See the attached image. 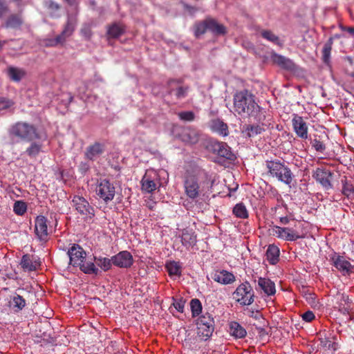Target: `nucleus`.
Returning <instances> with one entry per match:
<instances>
[{
	"label": "nucleus",
	"mask_w": 354,
	"mask_h": 354,
	"mask_svg": "<svg viewBox=\"0 0 354 354\" xmlns=\"http://www.w3.org/2000/svg\"><path fill=\"white\" fill-rule=\"evenodd\" d=\"M214 182L215 178L212 174L198 169L185 177L183 183L185 194L189 199L197 200L209 194Z\"/></svg>",
	"instance_id": "f257e3e1"
},
{
	"label": "nucleus",
	"mask_w": 354,
	"mask_h": 354,
	"mask_svg": "<svg viewBox=\"0 0 354 354\" xmlns=\"http://www.w3.org/2000/svg\"><path fill=\"white\" fill-rule=\"evenodd\" d=\"M234 109L243 117H251L255 120H263L266 111L255 102L254 96L247 90L236 92L234 95Z\"/></svg>",
	"instance_id": "f03ea898"
},
{
	"label": "nucleus",
	"mask_w": 354,
	"mask_h": 354,
	"mask_svg": "<svg viewBox=\"0 0 354 354\" xmlns=\"http://www.w3.org/2000/svg\"><path fill=\"white\" fill-rule=\"evenodd\" d=\"M9 135L11 138H17L28 142L46 139V136H41L35 125L24 122H18L13 124L10 129Z\"/></svg>",
	"instance_id": "7ed1b4c3"
},
{
	"label": "nucleus",
	"mask_w": 354,
	"mask_h": 354,
	"mask_svg": "<svg viewBox=\"0 0 354 354\" xmlns=\"http://www.w3.org/2000/svg\"><path fill=\"white\" fill-rule=\"evenodd\" d=\"M266 165L270 176L286 185L291 184L294 174L288 166L279 160H268Z\"/></svg>",
	"instance_id": "20e7f679"
},
{
	"label": "nucleus",
	"mask_w": 354,
	"mask_h": 354,
	"mask_svg": "<svg viewBox=\"0 0 354 354\" xmlns=\"http://www.w3.org/2000/svg\"><path fill=\"white\" fill-rule=\"evenodd\" d=\"M72 203L75 210L82 216L84 221L87 223L93 221L95 215V208L90 205L86 198L75 195L73 198Z\"/></svg>",
	"instance_id": "39448f33"
},
{
	"label": "nucleus",
	"mask_w": 354,
	"mask_h": 354,
	"mask_svg": "<svg viewBox=\"0 0 354 354\" xmlns=\"http://www.w3.org/2000/svg\"><path fill=\"white\" fill-rule=\"evenodd\" d=\"M233 299L242 306H249L254 302V293L248 282L241 283L232 293Z\"/></svg>",
	"instance_id": "423d86ee"
},
{
	"label": "nucleus",
	"mask_w": 354,
	"mask_h": 354,
	"mask_svg": "<svg viewBox=\"0 0 354 354\" xmlns=\"http://www.w3.org/2000/svg\"><path fill=\"white\" fill-rule=\"evenodd\" d=\"M95 193L100 199L108 204L115 197V187L109 180L101 179L97 181Z\"/></svg>",
	"instance_id": "0eeeda50"
},
{
	"label": "nucleus",
	"mask_w": 354,
	"mask_h": 354,
	"mask_svg": "<svg viewBox=\"0 0 354 354\" xmlns=\"http://www.w3.org/2000/svg\"><path fill=\"white\" fill-rule=\"evenodd\" d=\"M214 319L209 313L201 316L197 322V334L203 340L212 336L214 331Z\"/></svg>",
	"instance_id": "6e6552de"
},
{
	"label": "nucleus",
	"mask_w": 354,
	"mask_h": 354,
	"mask_svg": "<svg viewBox=\"0 0 354 354\" xmlns=\"http://www.w3.org/2000/svg\"><path fill=\"white\" fill-rule=\"evenodd\" d=\"M207 147L213 153L226 160H234L236 158L231 148L225 142L212 140L208 142Z\"/></svg>",
	"instance_id": "1a4fd4ad"
},
{
	"label": "nucleus",
	"mask_w": 354,
	"mask_h": 354,
	"mask_svg": "<svg viewBox=\"0 0 354 354\" xmlns=\"http://www.w3.org/2000/svg\"><path fill=\"white\" fill-rule=\"evenodd\" d=\"M159 181V175L156 171L147 170L141 180L142 190L149 194L152 193L160 186Z\"/></svg>",
	"instance_id": "9d476101"
},
{
	"label": "nucleus",
	"mask_w": 354,
	"mask_h": 354,
	"mask_svg": "<svg viewBox=\"0 0 354 354\" xmlns=\"http://www.w3.org/2000/svg\"><path fill=\"white\" fill-rule=\"evenodd\" d=\"M330 261L343 276H349L353 272L354 266L345 257L334 252L330 256Z\"/></svg>",
	"instance_id": "9b49d317"
},
{
	"label": "nucleus",
	"mask_w": 354,
	"mask_h": 354,
	"mask_svg": "<svg viewBox=\"0 0 354 354\" xmlns=\"http://www.w3.org/2000/svg\"><path fill=\"white\" fill-rule=\"evenodd\" d=\"M67 254L69 257L70 265L78 267L85 261L86 254L84 250L78 244L73 243L68 248Z\"/></svg>",
	"instance_id": "f8f14e48"
},
{
	"label": "nucleus",
	"mask_w": 354,
	"mask_h": 354,
	"mask_svg": "<svg viewBox=\"0 0 354 354\" xmlns=\"http://www.w3.org/2000/svg\"><path fill=\"white\" fill-rule=\"evenodd\" d=\"M273 235L286 241H294L302 238L297 230L291 227L275 225L272 228Z\"/></svg>",
	"instance_id": "ddd939ff"
},
{
	"label": "nucleus",
	"mask_w": 354,
	"mask_h": 354,
	"mask_svg": "<svg viewBox=\"0 0 354 354\" xmlns=\"http://www.w3.org/2000/svg\"><path fill=\"white\" fill-rule=\"evenodd\" d=\"M292 125L297 136L306 140L308 137V127L306 122L301 116L294 114L292 119Z\"/></svg>",
	"instance_id": "4468645a"
},
{
	"label": "nucleus",
	"mask_w": 354,
	"mask_h": 354,
	"mask_svg": "<svg viewBox=\"0 0 354 354\" xmlns=\"http://www.w3.org/2000/svg\"><path fill=\"white\" fill-rule=\"evenodd\" d=\"M258 124H248L245 127L243 131L244 135L248 138H253L257 135L261 134L265 131L266 128L270 124L267 119L266 113H265V118L263 120H256Z\"/></svg>",
	"instance_id": "2eb2a0df"
},
{
	"label": "nucleus",
	"mask_w": 354,
	"mask_h": 354,
	"mask_svg": "<svg viewBox=\"0 0 354 354\" xmlns=\"http://www.w3.org/2000/svg\"><path fill=\"white\" fill-rule=\"evenodd\" d=\"M113 264L118 268H128L133 263V259L131 254L127 251H121L112 257Z\"/></svg>",
	"instance_id": "dca6fc26"
},
{
	"label": "nucleus",
	"mask_w": 354,
	"mask_h": 354,
	"mask_svg": "<svg viewBox=\"0 0 354 354\" xmlns=\"http://www.w3.org/2000/svg\"><path fill=\"white\" fill-rule=\"evenodd\" d=\"M35 232L40 241H46L48 236V219L44 216H38L35 220Z\"/></svg>",
	"instance_id": "f3484780"
},
{
	"label": "nucleus",
	"mask_w": 354,
	"mask_h": 354,
	"mask_svg": "<svg viewBox=\"0 0 354 354\" xmlns=\"http://www.w3.org/2000/svg\"><path fill=\"white\" fill-rule=\"evenodd\" d=\"M75 25L76 19L73 17H68L66 25L65 26L62 33L57 37H56V38L54 40L50 41V43L48 45L55 46L58 44L64 42L66 37L71 36L73 34L75 28Z\"/></svg>",
	"instance_id": "a211bd4d"
},
{
	"label": "nucleus",
	"mask_w": 354,
	"mask_h": 354,
	"mask_svg": "<svg viewBox=\"0 0 354 354\" xmlns=\"http://www.w3.org/2000/svg\"><path fill=\"white\" fill-rule=\"evenodd\" d=\"M168 87L169 94L175 96L178 100L185 98L187 95L188 86H183L179 80H169Z\"/></svg>",
	"instance_id": "6ab92c4d"
},
{
	"label": "nucleus",
	"mask_w": 354,
	"mask_h": 354,
	"mask_svg": "<svg viewBox=\"0 0 354 354\" xmlns=\"http://www.w3.org/2000/svg\"><path fill=\"white\" fill-rule=\"evenodd\" d=\"M331 176L330 172L323 168H317L313 173V177L317 182L320 183L325 189H328L332 187L329 180Z\"/></svg>",
	"instance_id": "aec40b11"
},
{
	"label": "nucleus",
	"mask_w": 354,
	"mask_h": 354,
	"mask_svg": "<svg viewBox=\"0 0 354 354\" xmlns=\"http://www.w3.org/2000/svg\"><path fill=\"white\" fill-rule=\"evenodd\" d=\"M180 237L183 245L187 249L195 245L197 241V236L195 232L191 229H183Z\"/></svg>",
	"instance_id": "412c9836"
},
{
	"label": "nucleus",
	"mask_w": 354,
	"mask_h": 354,
	"mask_svg": "<svg viewBox=\"0 0 354 354\" xmlns=\"http://www.w3.org/2000/svg\"><path fill=\"white\" fill-rule=\"evenodd\" d=\"M212 279L215 281L224 285L232 283L235 281L234 275L225 270L216 271L212 275Z\"/></svg>",
	"instance_id": "4be33fe9"
},
{
	"label": "nucleus",
	"mask_w": 354,
	"mask_h": 354,
	"mask_svg": "<svg viewBox=\"0 0 354 354\" xmlns=\"http://www.w3.org/2000/svg\"><path fill=\"white\" fill-rule=\"evenodd\" d=\"M258 286L268 296L274 295L276 292L274 283L268 278L259 277L258 279Z\"/></svg>",
	"instance_id": "5701e85b"
},
{
	"label": "nucleus",
	"mask_w": 354,
	"mask_h": 354,
	"mask_svg": "<svg viewBox=\"0 0 354 354\" xmlns=\"http://www.w3.org/2000/svg\"><path fill=\"white\" fill-rule=\"evenodd\" d=\"M209 127L212 131L217 133L221 136L225 137L229 134L227 124L220 119L212 120Z\"/></svg>",
	"instance_id": "b1692460"
},
{
	"label": "nucleus",
	"mask_w": 354,
	"mask_h": 354,
	"mask_svg": "<svg viewBox=\"0 0 354 354\" xmlns=\"http://www.w3.org/2000/svg\"><path fill=\"white\" fill-rule=\"evenodd\" d=\"M20 265L24 270L34 271L39 266V263L33 260L30 255L24 254L21 258Z\"/></svg>",
	"instance_id": "393cba45"
},
{
	"label": "nucleus",
	"mask_w": 354,
	"mask_h": 354,
	"mask_svg": "<svg viewBox=\"0 0 354 354\" xmlns=\"http://www.w3.org/2000/svg\"><path fill=\"white\" fill-rule=\"evenodd\" d=\"M165 268L171 278L179 277L181 275L182 266L179 262L175 261H167Z\"/></svg>",
	"instance_id": "a878e982"
},
{
	"label": "nucleus",
	"mask_w": 354,
	"mask_h": 354,
	"mask_svg": "<svg viewBox=\"0 0 354 354\" xmlns=\"http://www.w3.org/2000/svg\"><path fill=\"white\" fill-rule=\"evenodd\" d=\"M104 149L103 145L99 142H95L94 145L87 148L86 156L88 159L93 160L103 153Z\"/></svg>",
	"instance_id": "bb28decb"
},
{
	"label": "nucleus",
	"mask_w": 354,
	"mask_h": 354,
	"mask_svg": "<svg viewBox=\"0 0 354 354\" xmlns=\"http://www.w3.org/2000/svg\"><path fill=\"white\" fill-rule=\"evenodd\" d=\"M279 249L274 245H270L266 250V256L271 265H276L279 259Z\"/></svg>",
	"instance_id": "cd10ccee"
},
{
	"label": "nucleus",
	"mask_w": 354,
	"mask_h": 354,
	"mask_svg": "<svg viewBox=\"0 0 354 354\" xmlns=\"http://www.w3.org/2000/svg\"><path fill=\"white\" fill-rule=\"evenodd\" d=\"M230 334L236 339H241L245 337V329L238 322H232L230 324Z\"/></svg>",
	"instance_id": "c85d7f7f"
},
{
	"label": "nucleus",
	"mask_w": 354,
	"mask_h": 354,
	"mask_svg": "<svg viewBox=\"0 0 354 354\" xmlns=\"http://www.w3.org/2000/svg\"><path fill=\"white\" fill-rule=\"evenodd\" d=\"M7 74L11 80L18 82L24 77L26 72L22 68L10 66L7 69Z\"/></svg>",
	"instance_id": "c756f323"
},
{
	"label": "nucleus",
	"mask_w": 354,
	"mask_h": 354,
	"mask_svg": "<svg viewBox=\"0 0 354 354\" xmlns=\"http://www.w3.org/2000/svg\"><path fill=\"white\" fill-rule=\"evenodd\" d=\"M335 298L336 300L335 308H338V310L343 313L348 312V306L347 305V302L348 297L344 294L338 293Z\"/></svg>",
	"instance_id": "7c9ffc66"
},
{
	"label": "nucleus",
	"mask_w": 354,
	"mask_h": 354,
	"mask_svg": "<svg viewBox=\"0 0 354 354\" xmlns=\"http://www.w3.org/2000/svg\"><path fill=\"white\" fill-rule=\"evenodd\" d=\"M42 144L40 142L31 141L30 146L26 149L25 153L30 158H36L41 151Z\"/></svg>",
	"instance_id": "2f4dec72"
},
{
	"label": "nucleus",
	"mask_w": 354,
	"mask_h": 354,
	"mask_svg": "<svg viewBox=\"0 0 354 354\" xmlns=\"http://www.w3.org/2000/svg\"><path fill=\"white\" fill-rule=\"evenodd\" d=\"M94 260L97 267H100L104 272L109 270L113 264L112 258L109 259L103 257H95Z\"/></svg>",
	"instance_id": "473e14b6"
},
{
	"label": "nucleus",
	"mask_w": 354,
	"mask_h": 354,
	"mask_svg": "<svg viewBox=\"0 0 354 354\" xmlns=\"http://www.w3.org/2000/svg\"><path fill=\"white\" fill-rule=\"evenodd\" d=\"M209 21V30L214 34L221 35H225L226 32L225 27L220 24H218L214 19H208Z\"/></svg>",
	"instance_id": "72a5a7b5"
},
{
	"label": "nucleus",
	"mask_w": 354,
	"mask_h": 354,
	"mask_svg": "<svg viewBox=\"0 0 354 354\" xmlns=\"http://www.w3.org/2000/svg\"><path fill=\"white\" fill-rule=\"evenodd\" d=\"M78 267L85 274H97L100 272L99 268L93 262L82 263Z\"/></svg>",
	"instance_id": "f704fd0d"
},
{
	"label": "nucleus",
	"mask_w": 354,
	"mask_h": 354,
	"mask_svg": "<svg viewBox=\"0 0 354 354\" xmlns=\"http://www.w3.org/2000/svg\"><path fill=\"white\" fill-rule=\"evenodd\" d=\"M124 30L122 25L118 24H113L109 27L107 35L109 38H117L122 35Z\"/></svg>",
	"instance_id": "c9c22d12"
},
{
	"label": "nucleus",
	"mask_w": 354,
	"mask_h": 354,
	"mask_svg": "<svg viewBox=\"0 0 354 354\" xmlns=\"http://www.w3.org/2000/svg\"><path fill=\"white\" fill-rule=\"evenodd\" d=\"M342 194L348 198H354V187L352 183L348 182L346 180H342Z\"/></svg>",
	"instance_id": "e433bc0d"
},
{
	"label": "nucleus",
	"mask_w": 354,
	"mask_h": 354,
	"mask_svg": "<svg viewBox=\"0 0 354 354\" xmlns=\"http://www.w3.org/2000/svg\"><path fill=\"white\" fill-rule=\"evenodd\" d=\"M10 304V306L14 308L16 311H19L24 308L26 306V301L21 296L16 295L13 296Z\"/></svg>",
	"instance_id": "4c0bfd02"
},
{
	"label": "nucleus",
	"mask_w": 354,
	"mask_h": 354,
	"mask_svg": "<svg viewBox=\"0 0 354 354\" xmlns=\"http://www.w3.org/2000/svg\"><path fill=\"white\" fill-rule=\"evenodd\" d=\"M233 213L240 218H247L248 217V210L243 203L236 204L233 208Z\"/></svg>",
	"instance_id": "58836bf2"
},
{
	"label": "nucleus",
	"mask_w": 354,
	"mask_h": 354,
	"mask_svg": "<svg viewBox=\"0 0 354 354\" xmlns=\"http://www.w3.org/2000/svg\"><path fill=\"white\" fill-rule=\"evenodd\" d=\"M261 36L266 40L273 43L278 46H282V43L279 39V37L274 35L270 30H263L261 32Z\"/></svg>",
	"instance_id": "ea45409f"
},
{
	"label": "nucleus",
	"mask_w": 354,
	"mask_h": 354,
	"mask_svg": "<svg viewBox=\"0 0 354 354\" xmlns=\"http://www.w3.org/2000/svg\"><path fill=\"white\" fill-rule=\"evenodd\" d=\"M26 203L23 201H17L14 203L13 211L17 215L22 216L26 212Z\"/></svg>",
	"instance_id": "a19ab883"
},
{
	"label": "nucleus",
	"mask_w": 354,
	"mask_h": 354,
	"mask_svg": "<svg viewBox=\"0 0 354 354\" xmlns=\"http://www.w3.org/2000/svg\"><path fill=\"white\" fill-rule=\"evenodd\" d=\"M190 308L193 317H196L202 311V304L199 299H194L190 302Z\"/></svg>",
	"instance_id": "79ce46f5"
},
{
	"label": "nucleus",
	"mask_w": 354,
	"mask_h": 354,
	"mask_svg": "<svg viewBox=\"0 0 354 354\" xmlns=\"http://www.w3.org/2000/svg\"><path fill=\"white\" fill-rule=\"evenodd\" d=\"M274 62L285 68H289L292 66V62L289 59L279 55H274Z\"/></svg>",
	"instance_id": "37998d69"
},
{
	"label": "nucleus",
	"mask_w": 354,
	"mask_h": 354,
	"mask_svg": "<svg viewBox=\"0 0 354 354\" xmlns=\"http://www.w3.org/2000/svg\"><path fill=\"white\" fill-rule=\"evenodd\" d=\"M207 29H209V21L206 19L205 21L198 23L195 26L194 33L196 37H199L200 35L204 34Z\"/></svg>",
	"instance_id": "c03bdc74"
},
{
	"label": "nucleus",
	"mask_w": 354,
	"mask_h": 354,
	"mask_svg": "<svg viewBox=\"0 0 354 354\" xmlns=\"http://www.w3.org/2000/svg\"><path fill=\"white\" fill-rule=\"evenodd\" d=\"M22 23L21 18L19 15H12L6 21V26L8 28L19 27Z\"/></svg>",
	"instance_id": "a18cd8bd"
},
{
	"label": "nucleus",
	"mask_w": 354,
	"mask_h": 354,
	"mask_svg": "<svg viewBox=\"0 0 354 354\" xmlns=\"http://www.w3.org/2000/svg\"><path fill=\"white\" fill-rule=\"evenodd\" d=\"M179 118L183 121L191 122L195 118V114L193 111H182L178 113Z\"/></svg>",
	"instance_id": "49530a36"
},
{
	"label": "nucleus",
	"mask_w": 354,
	"mask_h": 354,
	"mask_svg": "<svg viewBox=\"0 0 354 354\" xmlns=\"http://www.w3.org/2000/svg\"><path fill=\"white\" fill-rule=\"evenodd\" d=\"M330 51H331V44H325L323 48V50H322L323 61L325 63H328L330 61Z\"/></svg>",
	"instance_id": "de8ad7c7"
},
{
	"label": "nucleus",
	"mask_w": 354,
	"mask_h": 354,
	"mask_svg": "<svg viewBox=\"0 0 354 354\" xmlns=\"http://www.w3.org/2000/svg\"><path fill=\"white\" fill-rule=\"evenodd\" d=\"M14 104V102L6 97H0V111L6 110L10 108Z\"/></svg>",
	"instance_id": "09e8293b"
},
{
	"label": "nucleus",
	"mask_w": 354,
	"mask_h": 354,
	"mask_svg": "<svg viewBox=\"0 0 354 354\" xmlns=\"http://www.w3.org/2000/svg\"><path fill=\"white\" fill-rule=\"evenodd\" d=\"M174 302L173 306L176 310L179 313H183L185 306V301L182 299H174L173 298Z\"/></svg>",
	"instance_id": "8fccbe9b"
},
{
	"label": "nucleus",
	"mask_w": 354,
	"mask_h": 354,
	"mask_svg": "<svg viewBox=\"0 0 354 354\" xmlns=\"http://www.w3.org/2000/svg\"><path fill=\"white\" fill-rule=\"evenodd\" d=\"M313 146L317 151L323 152L326 147L324 144L319 140L315 139L313 140Z\"/></svg>",
	"instance_id": "3c124183"
},
{
	"label": "nucleus",
	"mask_w": 354,
	"mask_h": 354,
	"mask_svg": "<svg viewBox=\"0 0 354 354\" xmlns=\"http://www.w3.org/2000/svg\"><path fill=\"white\" fill-rule=\"evenodd\" d=\"M301 317L304 321L310 322L315 319V316L312 311L308 310L302 314Z\"/></svg>",
	"instance_id": "603ef678"
},
{
	"label": "nucleus",
	"mask_w": 354,
	"mask_h": 354,
	"mask_svg": "<svg viewBox=\"0 0 354 354\" xmlns=\"http://www.w3.org/2000/svg\"><path fill=\"white\" fill-rule=\"evenodd\" d=\"M340 28L342 30L347 31L351 35L354 36V27L340 26Z\"/></svg>",
	"instance_id": "864d4df0"
},
{
	"label": "nucleus",
	"mask_w": 354,
	"mask_h": 354,
	"mask_svg": "<svg viewBox=\"0 0 354 354\" xmlns=\"http://www.w3.org/2000/svg\"><path fill=\"white\" fill-rule=\"evenodd\" d=\"M7 7L4 5L1 0H0V17L6 11Z\"/></svg>",
	"instance_id": "5fc2aeb1"
},
{
	"label": "nucleus",
	"mask_w": 354,
	"mask_h": 354,
	"mask_svg": "<svg viewBox=\"0 0 354 354\" xmlns=\"http://www.w3.org/2000/svg\"><path fill=\"white\" fill-rule=\"evenodd\" d=\"M280 223L283 225H287L290 222V218L288 216H282L279 218Z\"/></svg>",
	"instance_id": "6e6d98bb"
},
{
	"label": "nucleus",
	"mask_w": 354,
	"mask_h": 354,
	"mask_svg": "<svg viewBox=\"0 0 354 354\" xmlns=\"http://www.w3.org/2000/svg\"><path fill=\"white\" fill-rule=\"evenodd\" d=\"M82 32L84 35V36L87 39H89L91 36V32L89 29H82Z\"/></svg>",
	"instance_id": "4d7b16f0"
},
{
	"label": "nucleus",
	"mask_w": 354,
	"mask_h": 354,
	"mask_svg": "<svg viewBox=\"0 0 354 354\" xmlns=\"http://www.w3.org/2000/svg\"><path fill=\"white\" fill-rule=\"evenodd\" d=\"M49 7L51 8L52 9H55V10H58L59 8V6L57 3H56L55 2H52V1L50 2Z\"/></svg>",
	"instance_id": "13d9d810"
},
{
	"label": "nucleus",
	"mask_w": 354,
	"mask_h": 354,
	"mask_svg": "<svg viewBox=\"0 0 354 354\" xmlns=\"http://www.w3.org/2000/svg\"><path fill=\"white\" fill-rule=\"evenodd\" d=\"M82 167H83V169H85V170H87L88 168V166L87 165H86V164H83Z\"/></svg>",
	"instance_id": "bf43d9fd"
},
{
	"label": "nucleus",
	"mask_w": 354,
	"mask_h": 354,
	"mask_svg": "<svg viewBox=\"0 0 354 354\" xmlns=\"http://www.w3.org/2000/svg\"><path fill=\"white\" fill-rule=\"evenodd\" d=\"M197 140V138L196 137L193 138L192 140H190V142L194 143Z\"/></svg>",
	"instance_id": "052dcab7"
},
{
	"label": "nucleus",
	"mask_w": 354,
	"mask_h": 354,
	"mask_svg": "<svg viewBox=\"0 0 354 354\" xmlns=\"http://www.w3.org/2000/svg\"><path fill=\"white\" fill-rule=\"evenodd\" d=\"M4 43H5V41L2 42V41H0V49L2 48V46H3Z\"/></svg>",
	"instance_id": "680f3d73"
},
{
	"label": "nucleus",
	"mask_w": 354,
	"mask_h": 354,
	"mask_svg": "<svg viewBox=\"0 0 354 354\" xmlns=\"http://www.w3.org/2000/svg\"><path fill=\"white\" fill-rule=\"evenodd\" d=\"M67 2H68L69 3H71V1L72 0H66Z\"/></svg>",
	"instance_id": "e2e57ef3"
},
{
	"label": "nucleus",
	"mask_w": 354,
	"mask_h": 354,
	"mask_svg": "<svg viewBox=\"0 0 354 354\" xmlns=\"http://www.w3.org/2000/svg\"><path fill=\"white\" fill-rule=\"evenodd\" d=\"M237 187L238 186L236 185V187H235V189H234V191H236L237 189Z\"/></svg>",
	"instance_id": "0e129e2a"
},
{
	"label": "nucleus",
	"mask_w": 354,
	"mask_h": 354,
	"mask_svg": "<svg viewBox=\"0 0 354 354\" xmlns=\"http://www.w3.org/2000/svg\"><path fill=\"white\" fill-rule=\"evenodd\" d=\"M351 321H353V322H354V318H352V319H351Z\"/></svg>",
	"instance_id": "69168bd1"
}]
</instances>
